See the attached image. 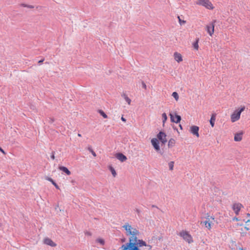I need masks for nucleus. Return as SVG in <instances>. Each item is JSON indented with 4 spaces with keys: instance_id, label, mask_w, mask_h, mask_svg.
<instances>
[{
    "instance_id": "nucleus-26",
    "label": "nucleus",
    "mask_w": 250,
    "mask_h": 250,
    "mask_svg": "<svg viewBox=\"0 0 250 250\" xmlns=\"http://www.w3.org/2000/svg\"><path fill=\"white\" fill-rule=\"evenodd\" d=\"M99 112L104 119L107 118V116L103 110H100Z\"/></svg>"
},
{
    "instance_id": "nucleus-1",
    "label": "nucleus",
    "mask_w": 250,
    "mask_h": 250,
    "mask_svg": "<svg viewBox=\"0 0 250 250\" xmlns=\"http://www.w3.org/2000/svg\"><path fill=\"white\" fill-rule=\"evenodd\" d=\"M125 230V234L129 236V242L123 245L122 248H125L127 250H140L139 247L146 246V242L138 239L140 235L139 230L131 226L129 223H126L123 226Z\"/></svg>"
},
{
    "instance_id": "nucleus-43",
    "label": "nucleus",
    "mask_w": 250,
    "mask_h": 250,
    "mask_svg": "<svg viewBox=\"0 0 250 250\" xmlns=\"http://www.w3.org/2000/svg\"><path fill=\"white\" fill-rule=\"evenodd\" d=\"M78 136L79 137H81V136H82V135H81V134H78Z\"/></svg>"
},
{
    "instance_id": "nucleus-20",
    "label": "nucleus",
    "mask_w": 250,
    "mask_h": 250,
    "mask_svg": "<svg viewBox=\"0 0 250 250\" xmlns=\"http://www.w3.org/2000/svg\"><path fill=\"white\" fill-rule=\"evenodd\" d=\"M175 139L173 138H171L169 141L168 143V146L169 147H171L175 145Z\"/></svg>"
},
{
    "instance_id": "nucleus-24",
    "label": "nucleus",
    "mask_w": 250,
    "mask_h": 250,
    "mask_svg": "<svg viewBox=\"0 0 250 250\" xmlns=\"http://www.w3.org/2000/svg\"><path fill=\"white\" fill-rule=\"evenodd\" d=\"M172 96L175 99L176 101H178L179 100V95L176 92H174L172 94Z\"/></svg>"
},
{
    "instance_id": "nucleus-27",
    "label": "nucleus",
    "mask_w": 250,
    "mask_h": 250,
    "mask_svg": "<svg viewBox=\"0 0 250 250\" xmlns=\"http://www.w3.org/2000/svg\"><path fill=\"white\" fill-rule=\"evenodd\" d=\"M96 241L102 245H104V241L103 239L99 238L97 239Z\"/></svg>"
},
{
    "instance_id": "nucleus-18",
    "label": "nucleus",
    "mask_w": 250,
    "mask_h": 250,
    "mask_svg": "<svg viewBox=\"0 0 250 250\" xmlns=\"http://www.w3.org/2000/svg\"><path fill=\"white\" fill-rule=\"evenodd\" d=\"M199 41V39L196 38L195 42L192 43V46L194 48V49L196 51L198 50L199 48V44H198Z\"/></svg>"
},
{
    "instance_id": "nucleus-14",
    "label": "nucleus",
    "mask_w": 250,
    "mask_h": 250,
    "mask_svg": "<svg viewBox=\"0 0 250 250\" xmlns=\"http://www.w3.org/2000/svg\"><path fill=\"white\" fill-rule=\"evenodd\" d=\"M115 156L121 162H125L127 160L126 157L121 153H117Z\"/></svg>"
},
{
    "instance_id": "nucleus-30",
    "label": "nucleus",
    "mask_w": 250,
    "mask_h": 250,
    "mask_svg": "<svg viewBox=\"0 0 250 250\" xmlns=\"http://www.w3.org/2000/svg\"><path fill=\"white\" fill-rule=\"evenodd\" d=\"M91 152L94 157L96 156L95 152L93 150H91Z\"/></svg>"
},
{
    "instance_id": "nucleus-12",
    "label": "nucleus",
    "mask_w": 250,
    "mask_h": 250,
    "mask_svg": "<svg viewBox=\"0 0 250 250\" xmlns=\"http://www.w3.org/2000/svg\"><path fill=\"white\" fill-rule=\"evenodd\" d=\"M244 134V132L242 131H241L239 132H237L234 134V140L235 142H240L242 141L243 139V136Z\"/></svg>"
},
{
    "instance_id": "nucleus-2",
    "label": "nucleus",
    "mask_w": 250,
    "mask_h": 250,
    "mask_svg": "<svg viewBox=\"0 0 250 250\" xmlns=\"http://www.w3.org/2000/svg\"><path fill=\"white\" fill-rule=\"evenodd\" d=\"M245 107L243 106L237 109L231 114L230 120L232 123H234L240 119L241 114L245 110Z\"/></svg>"
},
{
    "instance_id": "nucleus-3",
    "label": "nucleus",
    "mask_w": 250,
    "mask_h": 250,
    "mask_svg": "<svg viewBox=\"0 0 250 250\" xmlns=\"http://www.w3.org/2000/svg\"><path fill=\"white\" fill-rule=\"evenodd\" d=\"M196 3L197 5H202L209 10L214 9V6L209 0H197Z\"/></svg>"
},
{
    "instance_id": "nucleus-44",
    "label": "nucleus",
    "mask_w": 250,
    "mask_h": 250,
    "mask_svg": "<svg viewBox=\"0 0 250 250\" xmlns=\"http://www.w3.org/2000/svg\"><path fill=\"white\" fill-rule=\"evenodd\" d=\"M179 126H180V128L182 129V125H179Z\"/></svg>"
},
{
    "instance_id": "nucleus-40",
    "label": "nucleus",
    "mask_w": 250,
    "mask_h": 250,
    "mask_svg": "<svg viewBox=\"0 0 250 250\" xmlns=\"http://www.w3.org/2000/svg\"><path fill=\"white\" fill-rule=\"evenodd\" d=\"M249 223H250V220H248L247 222H246V224H248Z\"/></svg>"
},
{
    "instance_id": "nucleus-8",
    "label": "nucleus",
    "mask_w": 250,
    "mask_h": 250,
    "mask_svg": "<svg viewBox=\"0 0 250 250\" xmlns=\"http://www.w3.org/2000/svg\"><path fill=\"white\" fill-rule=\"evenodd\" d=\"M243 208L242 204L239 203H235L233 204L232 208L236 215H238L240 210Z\"/></svg>"
},
{
    "instance_id": "nucleus-23",
    "label": "nucleus",
    "mask_w": 250,
    "mask_h": 250,
    "mask_svg": "<svg viewBox=\"0 0 250 250\" xmlns=\"http://www.w3.org/2000/svg\"><path fill=\"white\" fill-rule=\"evenodd\" d=\"M162 119H163V124L164 125L166 122L167 121V118L166 113H163L162 115Z\"/></svg>"
},
{
    "instance_id": "nucleus-7",
    "label": "nucleus",
    "mask_w": 250,
    "mask_h": 250,
    "mask_svg": "<svg viewBox=\"0 0 250 250\" xmlns=\"http://www.w3.org/2000/svg\"><path fill=\"white\" fill-rule=\"evenodd\" d=\"M157 139L160 140L162 144H165L167 142V135L165 133L160 131L157 135Z\"/></svg>"
},
{
    "instance_id": "nucleus-37",
    "label": "nucleus",
    "mask_w": 250,
    "mask_h": 250,
    "mask_svg": "<svg viewBox=\"0 0 250 250\" xmlns=\"http://www.w3.org/2000/svg\"><path fill=\"white\" fill-rule=\"evenodd\" d=\"M51 158H52V159H55L54 155V154H53V155L51 156Z\"/></svg>"
},
{
    "instance_id": "nucleus-36",
    "label": "nucleus",
    "mask_w": 250,
    "mask_h": 250,
    "mask_svg": "<svg viewBox=\"0 0 250 250\" xmlns=\"http://www.w3.org/2000/svg\"><path fill=\"white\" fill-rule=\"evenodd\" d=\"M143 87L145 89H146V85L145 84V83H143Z\"/></svg>"
},
{
    "instance_id": "nucleus-13",
    "label": "nucleus",
    "mask_w": 250,
    "mask_h": 250,
    "mask_svg": "<svg viewBox=\"0 0 250 250\" xmlns=\"http://www.w3.org/2000/svg\"><path fill=\"white\" fill-rule=\"evenodd\" d=\"M173 57L175 61L178 63L182 62L183 60L182 55L177 52H175L174 53Z\"/></svg>"
},
{
    "instance_id": "nucleus-29",
    "label": "nucleus",
    "mask_w": 250,
    "mask_h": 250,
    "mask_svg": "<svg viewBox=\"0 0 250 250\" xmlns=\"http://www.w3.org/2000/svg\"><path fill=\"white\" fill-rule=\"evenodd\" d=\"M178 19H179V21L180 23H185L186 22V21H181V20L180 19L179 17H178Z\"/></svg>"
},
{
    "instance_id": "nucleus-16",
    "label": "nucleus",
    "mask_w": 250,
    "mask_h": 250,
    "mask_svg": "<svg viewBox=\"0 0 250 250\" xmlns=\"http://www.w3.org/2000/svg\"><path fill=\"white\" fill-rule=\"evenodd\" d=\"M215 120H216V114H212L211 116V118L209 120V123H210V124L212 127H213L214 126Z\"/></svg>"
},
{
    "instance_id": "nucleus-38",
    "label": "nucleus",
    "mask_w": 250,
    "mask_h": 250,
    "mask_svg": "<svg viewBox=\"0 0 250 250\" xmlns=\"http://www.w3.org/2000/svg\"><path fill=\"white\" fill-rule=\"evenodd\" d=\"M245 228L247 230H250V228H248V227H247V226H246V227H245Z\"/></svg>"
},
{
    "instance_id": "nucleus-22",
    "label": "nucleus",
    "mask_w": 250,
    "mask_h": 250,
    "mask_svg": "<svg viewBox=\"0 0 250 250\" xmlns=\"http://www.w3.org/2000/svg\"><path fill=\"white\" fill-rule=\"evenodd\" d=\"M46 179L50 182H51L52 184L55 187V188L57 189H59V186L57 185V184L54 181V180L50 178V177H46Z\"/></svg>"
},
{
    "instance_id": "nucleus-9",
    "label": "nucleus",
    "mask_w": 250,
    "mask_h": 250,
    "mask_svg": "<svg viewBox=\"0 0 250 250\" xmlns=\"http://www.w3.org/2000/svg\"><path fill=\"white\" fill-rule=\"evenodd\" d=\"M199 128L196 125H192L190 127L189 131L193 135L198 138L199 137Z\"/></svg>"
},
{
    "instance_id": "nucleus-41",
    "label": "nucleus",
    "mask_w": 250,
    "mask_h": 250,
    "mask_svg": "<svg viewBox=\"0 0 250 250\" xmlns=\"http://www.w3.org/2000/svg\"><path fill=\"white\" fill-rule=\"evenodd\" d=\"M239 250H244L243 248H240Z\"/></svg>"
},
{
    "instance_id": "nucleus-17",
    "label": "nucleus",
    "mask_w": 250,
    "mask_h": 250,
    "mask_svg": "<svg viewBox=\"0 0 250 250\" xmlns=\"http://www.w3.org/2000/svg\"><path fill=\"white\" fill-rule=\"evenodd\" d=\"M59 169L60 170H62V171H63L64 172H65L67 175H70L71 174L70 171H69V169L65 167L60 166L59 167Z\"/></svg>"
},
{
    "instance_id": "nucleus-31",
    "label": "nucleus",
    "mask_w": 250,
    "mask_h": 250,
    "mask_svg": "<svg viewBox=\"0 0 250 250\" xmlns=\"http://www.w3.org/2000/svg\"><path fill=\"white\" fill-rule=\"evenodd\" d=\"M146 246L148 248L149 250H151V248H152V246L151 245H147L146 244Z\"/></svg>"
},
{
    "instance_id": "nucleus-42",
    "label": "nucleus",
    "mask_w": 250,
    "mask_h": 250,
    "mask_svg": "<svg viewBox=\"0 0 250 250\" xmlns=\"http://www.w3.org/2000/svg\"><path fill=\"white\" fill-rule=\"evenodd\" d=\"M247 215L248 217H250V213H248L247 214Z\"/></svg>"
},
{
    "instance_id": "nucleus-28",
    "label": "nucleus",
    "mask_w": 250,
    "mask_h": 250,
    "mask_svg": "<svg viewBox=\"0 0 250 250\" xmlns=\"http://www.w3.org/2000/svg\"><path fill=\"white\" fill-rule=\"evenodd\" d=\"M21 6H23V7H27V8H30V9L34 8V6H33V5H27V4H21Z\"/></svg>"
},
{
    "instance_id": "nucleus-39",
    "label": "nucleus",
    "mask_w": 250,
    "mask_h": 250,
    "mask_svg": "<svg viewBox=\"0 0 250 250\" xmlns=\"http://www.w3.org/2000/svg\"><path fill=\"white\" fill-rule=\"evenodd\" d=\"M122 248V250H127L126 249H125V248ZM113 250H115V249Z\"/></svg>"
},
{
    "instance_id": "nucleus-34",
    "label": "nucleus",
    "mask_w": 250,
    "mask_h": 250,
    "mask_svg": "<svg viewBox=\"0 0 250 250\" xmlns=\"http://www.w3.org/2000/svg\"><path fill=\"white\" fill-rule=\"evenodd\" d=\"M232 220H233V221H234V220H235V221H238V220H239V219H238V218H237V217H234V218L232 219Z\"/></svg>"
},
{
    "instance_id": "nucleus-21",
    "label": "nucleus",
    "mask_w": 250,
    "mask_h": 250,
    "mask_svg": "<svg viewBox=\"0 0 250 250\" xmlns=\"http://www.w3.org/2000/svg\"><path fill=\"white\" fill-rule=\"evenodd\" d=\"M108 168L110 170L113 176L115 177L117 176V173L115 169L111 166L108 167Z\"/></svg>"
},
{
    "instance_id": "nucleus-10",
    "label": "nucleus",
    "mask_w": 250,
    "mask_h": 250,
    "mask_svg": "<svg viewBox=\"0 0 250 250\" xmlns=\"http://www.w3.org/2000/svg\"><path fill=\"white\" fill-rule=\"evenodd\" d=\"M151 143L154 149L158 151L160 150L159 142L157 138H153L151 140Z\"/></svg>"
},
{
    "instance_id": "nucleus-35",
    "label": "nucleus",
    "mask_w": 250,
    "mask_h": 250,
    "mask_svg": "<svg viewBox=\"0 0 250 250\" xmlns=\"http://www.w3.org/2000/svg\"><path fill=\"white\" fill-rule=\"evenodd\" d=\"M43 61H44V59L39 61L38 62L39 63H41Z\"/></svg>"
},
{
    "instance_id": "nucleus-33",
    "label": "nucleus",
    "mask_w": 250,
    "mask_h": 250,
    "mask_svg": "<svg viewBox=\"0 0 250 250\" xmlns=\"http://www.w3.org/2000/svg\"><path fill=\"white\" fill-rule=\"evenodd\" d=\"M121 120L122 121H123L124 122H126V119L125 118H124L123 116L121 117Z\"/></svg>"
},
{
    "instance_id": "nucleus-15",
    "label": "nucleus",
    "mask_w": 250,
    "mask_h": 250,
    "mask_svg": "<svg viewBox=\"0 0 250 250\" xmlns=\"http://www.w3.org/2000/svg\"><path fill=\"white\" fill-rule=\"evenodd\" d=\"M44 244H45L47 245H49L52 247H55L56 246V244L55 243H54L52 241L51 239H50V238H48L44 239Z\"/></svg>"
},
{
    "instance_id": "nucleus-4",
    "label": "nucleus",
    "mask_w": 250,
    "mask_h": 250,
    "mask_svg": "<svg viewBox=\"0 0 250 250\" xmlns=\"http://www.w3.org/2000/svg\"><path fill=\"white\" fill-rule=\"evenodd\" d=\"M206 219L207 220L204 221L203 223L204 224L206 228H207L208 230H210L211 229L212 226L213 225L212 221H214L217 224H218V222L216 220H215V217L214 216H210L208 215Z\"/></svg>"
},
{
    "instance_id": "nucleus-25",
    "label": "nucleus",
    "mask_w": 250,
    "mask_h": 250,
    "mask_svg": "<svg viewBox=\"0 0 250 250\" xmlns=\"http://www.w3.org/2000/svg\"><path fill=\"white\" fill-rule=\"evenodd\" d=\"M168 166H169V169L170 170H172L173 169V167H174V162L173 161L170 162L168 163Z\"/></svg>"
},
{
    "instance_id": "nucleus-19",
    "label": "nucleus",
    "mask_w": 250,
    "mask_h": 250,
    "mask_svg": "<svg viewBox=\"0 0 250 250\" xmlns=\"http://www.w3.org/2000/svg\"><path fill=\"white\" fill-rule=\"evenodd\" d=\"M122 96L124 98V99L125 100V101L127 103V104L130 105V104H131V100L128 97V96H127V95L125 93H123L122 95Z\"/></svg>"
},
{
    "instance_id": "nucleus-6",
    "label": "nucleus",
    "mask_w": 250,
    "mask_h": 250,
    "mask_svg": "<svg viewBox=\"0 0 250 250\" xmlns=\"http://www.w3.org/2000/svg\"><path fill=\"white\" fill-rule=\"evenodd\" d=\"M215 22H210L206 25L205 29L210 36H212L214 32Z\"/></svg>"
},
{
    "instance_id": "nucleus-5",
    "label": "nucleus",
    "mask_w": 250,
    "mask_h": 250,
    "mask_svg": "<svg viewBox=\"0 0 250 250\" xmlns=\"http://www.w3.org/2000/svg\"><path fill=\"white\" fill-rule=\"evenodd\" d=\"M179 235L188 243H191L193 242V239L191 235L187 231L182 230L180 232Z\"/></svg>"
},
{
    "instance_id": "nucleus-32",
    "label": "nucleus",
    "mask_w": 250,
    "mask_h": 250,
    "mask_svg": "<svg viewBox=\"0 0 250 250\" xmlns=\"http://www.w3.org/2000/svg\"><path fill=\"white\" fill-rule=\"evenodd\" d=\"M0 151L4 154H5L6 153L5 152V151L3 150V149H2L0 147Z\"/></svg>"
},
{
    "instance_id": "nucleus-11",
    "label": "nucleus",
    "mask_w": 250,
    "mask_h": 250,
    "mask_svg": "<svg viewBox=\"0 0 250 250\" xmlns=\"http://www.w3.org/2000/svg\"><path fill=\"white\" fill-rule=\"evenodd\" d=\"M169 115L170 117L171 121L172 122L175 123L177 124L180 122L181 120V118L180 115L175 114V116H174V115L171 113L169 114Z\"/></svg>"
}]
</instances>
